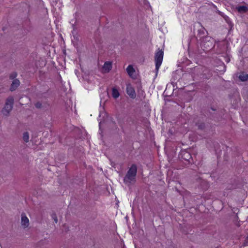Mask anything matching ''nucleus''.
Returning a JSON list of instances; mask_svg holds the SVG:
<instances>
[{
	"label": "nucleus",
	"instance_id": "6e6552de",
	"mask_svg": "<svg viewBox=\"0 0 248 248\" xmlns=\"http://www.w3.org/2000/svg\"><path fill=\"white\" fill-rule=\"evenodd\" d=\"M112 68V64L111 62H105L102 70L105 73H108Z\"/></svg>",
	"mask_w": 248,
	"mask_h": 248
},
{
	"label": "nucleus",
	"instance_id": "1a4fd4ad",
	"mask_svg": "<svg viewBox=\"0 0 248 248\" xmlns=\"http://www.w3.org/2000/svg\"><path fill=\"white\" fill-rule=\"evenodd\" d=\"M239 78L242 81H246L248 79V74L244 72L241 73L239 76Z\"/></svg>",
	"mask_w": 248,
	"mask_h": 248
},
{
	"label": "nucleus",
	"instance_id": "4468645a",
	"mask_svg": "<svg viewBox=\"0 0 248 248\" xmlns=\"http://www.w3.org/2000/svg\"><path fill=\"white\" fill-rule=\"evenodd\" d=\"M184 159L186 160L189 161L191 158L190 155L187 152H184L183 153Z\"/></svg>",
	"mask_w": 248,
	"mask_h": 248
},
{
	"label": "nucleus",
	"instance_id": "f3484780",
	"mask_svg": "<svg viewBox=\"0 0 248 248\" xmlns=\"http://www.w3.org/2000/svg\"><path fill=\"white\" fill-rule=\"evenodd\" d=\"M52 218L54 220L55 222L57 223L58 222V218L56 214L53 213L51 215Z\"/></svg>",
	"mask_w": 248,
	"mask_h": 248
},
{
	"label": "nucleus",
	"instance_id": "7ed1b4c3",
	"mask_svg": "<svg viewBox=\"0 0 248 248\" xmlns=\"http://www.w3.org/2000/svg\"><path fill=\"white\" fill-rule=\"evenodd\" d=\"M163 51L162 50L158 49L155 54V70L158 71L163 61Z\"/></svg>",
	"mask_w": 248,
	"mask_h": 248
},
{
	"label": "nucleus",
	"instance_id": "9b49d317",
	"mask_svg": "<svg viewBox=\"0 0 248 248\" xmlns=\"http://www.w3.org/2000/svg\"><path fill=\"white\" fill-rule=\"evenodd\" d=\"M237 10L240 13H245L248 11V8L246 6H240L237 7Z\"/></svg>",
	"mask_w": 248,
	"mask_h": 248
},
{
	"label": "nucleus",
	"instance_id": "ddd939ff",
	"mask_svg": "<svg viewBox=\"0 0 248 248\" xmlns=\"http://www.w3.org/2000/svg\"><path fill=\"white\" fill-rule=\"evenodd\" d=\"M119 95H120V94H119L118 91L115 88H113L112 89V96L114 98H117L119 96Z\"/></svg>",
	"mask_w": 248,
	"mask_h": 248
},
{
	"label": "nucleus",
	"instance_id": "aec40b11",
	"mask_svg": "<svg viewBox=\"0 0 248 248\" xmlns=\"http://www.w3.org/2000/svg\"><path fill=\"white\" fill-rule=\"evenodd\" d=\"M227 62H229V60H227Z\"/></svg>",
	"mask_w": 248,
	"mask_h": 248
},
{
	"label": "nucleus",
	"instance_id": "423d86ee",
	"mask_svg": "<svg viewBox=\"0 0 248 248\" xmlns=\"http://www.w3.org/2000/svg\"><path fill=\"white\" fill-rule=\"evenodd\" d=\"M20 84V81L17 79H15L12 81L11 85L10 90L12 92L15 91Z\"/></svg>",
	"mask_w": 248,
	"mask_h": 248
},
{
	"label": "nucleus",
	"instance_id": "f257e3e1",
	"mask_svg": "<svg viewBox=\"0 0 248 248\" xmlns=\"http://www.w3.org/2000/svg\"><path fill=\"white\" fill-rule=\"evenodd\" d=\"M137 171V166L135 164H133L124 178V182L126 185L130 186L135 183Z\"/></svg>",
	"mask_w": 248,
	"mask_h": 248
},
{
	"label": "nucleus",
	"instance_id": "f03ea898",
	"mask_svg": "<svg viewBox=\"0 0 248 248\" xmlns=\"http://www.w3.org/2000/svg\"><path fill=\"white\" fill-rule=\"evenodd\" d=\"M14 103V99L13 97L9 96L7 98L4 107L2 110L3 115L7 116L9 114L13 109Z\"/></svg>",
	"mask_w": 248,
	"mask_h": 248
},
{
	"label": "nucleus",
	"instance_id": "dca6fc26",
	"mask_svg": "<svg viewBox=\"0 0 248 248\" xmlns=\"http://www.w3.org/2000/svg\"><path fill=\"white\" fill-rule=\"evenodd\" d=\"M197 125L199 129H203L205 128V124L204 123H198L197 124Z\"/></svg>",
	"mask_w": 248,
	"mask_h": 248
},
{
	"label": "nucleus",
	"instance_id": "f8f14e48",
	"mask_svg": "<svg viewBox=\"0 0 248 248\" xmlns=\"http://www.w3.org/2000/svg\"><path fill=\"white\" fill-rule=\"evenodd\" d=\"M29 133L28 132H25L23 134V140L25 142H28L29 141Z\"/></svg>",
	"mask_w": 248,
	"mask_h": 248
},
{
	"label": "nucleus",
	"instance_id": "9d476101",
	"mask_svg": "<svg viewBox=\"0 0 248 248\" xmlns=\"http://www.w3.org/2000/svg\"><path fill=\"white\" fill-rule=\"evenodd\" d=\"M126 71L129 76L130 77H131L134 74V73L135 72L134 69L133 68V66L131 65H129L127 66L126 68Z\"/></svg>",
	"mask_w": 248,
	"mask_h": 248
},
{
	"label": "nucleus",
	"instance_id": "20e7f679",
	"mask_svg": "<svg viewBox=\"0 0 248 248\" xmlns=\"http://www.w3.org/2000/svg\"><path fill=\"white\" fill-rule=\"evenodd\" d=\"M208 37H206L202 41L201 45L204 50L208 51L213 46L212 42L210 40H208Z\"/></svg>",
	"mask_w": 248,
	"mask_h": 248
},
{
	"label": "nucleus",
	"instance_id": "0eeeda50",
	"mask_svg": "<svg viewBox=\"0 0 248 248\" xmlns=\"http://www.w3.org/2000/svg\"><path fill=\"white\" fill-rule=\"evenodd\" d=\"M126 92L132 98H134L136 97V93L133 87H132L130 85L127 86L126 87Z\"/></svg>",
	"mask_w": 248,
	"mask_h": 248
},
{
	"label": "nucleus",
	"instance_id": "2eb2a0df",
	"mask_svg": "<svg viewBox=\"0 0 248 248\" xmlns=\"http://www.w3.org/2000/svg\"><path fill=\"white\" fill-rule=\"evenodd\" d=\"M200 182L201 183V186L202 188H205L207 186L206 182L201 179H199Z\"/></svg>",
	"mask_w": 248,
	"mask_h": 248
},
{
	"label": "nucleus",
	"instance_id": "6ab92c4d",
	"mask_svg": "<svg viewBox=\"0 0 248 248\" xmlns=\"http://www.w3.org/2000/svg\"><path fill=\"white\" fill-rule=\"evenodd\" d=\"M35 106L36 108H40L42 107V104L40 102H38L36 103H35Z\"/></svg>",
	"mask_w": 248,
	"mask_h": 248
},
{
	"label": "nucleus",
	"instance_id": "a211bd4d",
	"mask_svg": "<svg viewBox=\"0 0 248 248\" xmlns=\"http://www.w3.org/2000/svg\"><path fill=\"white\" fill-rule=\"evenodd\" d=\"M17 74L16 72H13V73L11 74L10 75V78L12 79H15V78L16 77Z\"/></svg>",
	"mask_w": 248,
	"mask_h": 248
},
{
	"label": "nucleus",
	"instance_id": "39448f33",
	"mask_svg": "<svg viewBox=\"0 0 248 248\" xmlns=\"http://www.w3.org/2000/svg\"><path fill=\"white\" fill-rule=\"evenodd\" d=\"M21 224L24 228H27L29 225V219L24 213L21 214Z\"/></svg>",
	"mask_w": 248,
	"mask_h": 248
}]
</instances>
